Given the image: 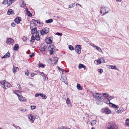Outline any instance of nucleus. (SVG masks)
Masks as SVG:
<instances>
[{"label": "nucleus", "mask_w": 129, "mask_h": 129, "mask_svg": "<svg viewBox=\"0 0 129 129\" xmlns=\"http://www.w3.org/2000/svg\"><path fill=\"white\" fill-rule=\"evenodd\" d=\"M109 10L110 9L108 7H101L100 9V13L101 14V15L103 16L107 14Z\"/></svg>", "instance_id": "1"}, {"label": "nucleus", "mask_w": 129, "mask_h": 129, "mask_svg": "<svg viewBox=\"0 0 129 129\" xmlns=\"http://www.w3.org/2000/svg\"><path fill=\"white\" fill-rule=\"evenodd\" d=\"M32 27L33 28L36 27L35 26V24L34 23H31L30 24V29H32L31 28V27Z\"/></svg>", "instance_id": "37"}, {"label": "nucleus", "mask_w": 129, "mask_h": 129, "mask_svg": "<svg viewBox=\"0 0 129 129\" xmlns=\"http://www.w3.org/2000/svg\"><path fill=\"white\" fill-rule=\"evenodd\" d=\"M124 110V109L123 108H119V110H117V111L116 112H118V113H119L121 112H122Z\"/></svg>", "instance_id": "26"}, {"label": "nucleus", "mask_w": 129, "mask_h": 129, "mask_svg": "<svg viewBox=\"0 0 129 129\" xmlns=\"http://www.w3.org/2000/svg\"><path fill=\"white\" fill-rule=\"evenodd\" d=\"M25 5H26L25 4L24 2L22 1V4H21L20 6H21V7H23L25 6Z\"/></svg>", "instance_id": "46"}, {"label": "nucleus", "mask_w": 129, "mask_h": 129, "mask_svg": "<svg viewBox=\"0 0 129 129\" xmlns=\"http://www.w3.org/2000/svg\"><path fill=\"white\" fill-rule=\"evenodd\" d=\"M34 55V54L33 53H32L31 55H29L30 58H32L33 57Z\"/></svg>", "instance_id": "57"}, {"label": "nucleus", "mask_w": 129, "mask_h": 129, "mask_svg": "<svg viewBox=\"0 0 129 129\" xmlns=\"http://www.w3.org/2000/svg\"><path fill=\"white\" fill-rule=\"evenodd\" d=\"M21 21V18L20 17H16L14 20L15 22L17 24L19 23Z\"/></svg>", "instance_id": "11"}, {"label": "nucleus", "mask_w": 129, "mask_h": 129, "mask_svg": "<svg viewBox=\"0 0 129 129\" xmlns=\"http://www.w3.org/2000/svg\"><path fill=\"white\" fill-rule=\"evenodd\" d=\"M10 56V55L9 52H8L5 54L4 56L2 57V58L3 59L7 57H9Z\"/></svg>", "instance_id": "13"}, {"label": "nucleus", "mask_w": 129, "mask_h": 129, "mask_svg": "<svg viewBox=\"0 0 129 129\" xmlns=\"http://www.w3.org/2000/svg\"><path fill=\"white\" fill-rule=\"evenodd\" d=\"M56 35L58 36H61L62 35V33H59L57 32L56 33Z\"/></svg>", "instance_id": "58"}, {"label": "nucleus", "mask_w": 129, "mask_h": 129, "mask_svg": "<svg viewBox=\"0 0 129 129\" xmlns=\"http://www.w3.org/2000/svg\"><path fill=\"white\" fill-rule=\"evenodd\" d=\"M60 80L61 81L64 82L65 84H68V82L67 81V78L65 76H64L62 75H61Z\"/></svg>", "instance_id": "6"}, {"label": "nucleus", "mask_w": 129, "mask_h": 129, "mask_svg": "<svg viewBox=\"0 0 129 129\" xmlns=\"http://www.w3.org/2000/svg\"><path fill=\"white\" fill-rule=\"evenodd\" d=\"M58 67V70H59L61 71L63 73V72L64 71V70L63 69H62L60 68L59 67Z\"/></svg>", "instance_id": "61"}, {"label": "nucleus", "mask_w": 129, "mask_h": 129, "mask_svg": "<svg viewBox=\"0 0 129 129\" xmlns=\"http://www.w3.org/2000/svg\"><path fill=\"white\" fill-rule=\"evenodd\" d=\"M39 31L37 30V31L35 32V33L36 34V35H39Z\"/></svg>", "instance_id": "60"}, {"label": "nucleus", "mask_w": 129, "mask_h": 129, "mask_svg": "<svg viewBox=\"0 0 129 129\" xmlns=\"http://www.w3.org/2000/svg\"><path fill=\"white\" fill-rule=\"evenodd\" d=\"M96 65H99L101 63L100 59H98V60H95L94 61Z\"/></svg>", "instance_id": "19"}, {"label": "nucleus", "mask_w": 129, "mask_h": 129, "mask_svg": "<svg viewBox=\"0 0 129 129\" xmlns=\"http://www.w3.org/2000/svg\"><path fill=\"white\" fill-rule=\"evenodd\" d=\"M109 98H105L104 99V101L105 100H107L108 101H110V100H111L113 99L114 97V96H109Z\"/></svg>", "instance_id": "18"}, {"label": "nucleus", "mask_w": 129, "mask_h": 129, "mask_svg": "<svg viewBox=\"0 0 129 129\" xmlns=\"http://www.w3.org/2000/svg\"><path fill=\"white\" fill-rule=\"evenodd\" d=\"M77 87L78 90H81L82 89V88L81 87V86L80 84H77Z\"/></svg>", "instance_id": "31"}, {"label": "nucleus", "mask_w": 129, "mask_h": 129, "mask_svg": "<svg viewBox=\"0 0 129 129\" xmlns=\"http://www.w3.org/2000/svg\"><path fill=\"white\" fill-rule=\"evenodd\" d=\"M30 75L31 77H33L34 76V73H32Z\"/></svg>", "instance_id": "64"}, {"label": "nucleus", "mask_w": 129, "mask_h": 129, "mask_svg": "<svg viewBox=\"0 0 129 129\" xmlns=\"http://www.w3.org/2000/svg\"><path fill=\"white\" fill-rule=\"evenodd\" d=\"M26 14L29 16L31 17L32 16V14L29 11L26 13Z\"/></svg>", "instance_id": "45"}, {"label": "nucleus", "mask_w": 129, "mask_h": 129, "mask_svg": "<svg viewBox=\"0 0 129 129\" xmlns=\"http://www.w3.org/2000/svg\"><path fill=\"white\" fill-rule=\"evenodd\" d=\"M27 39V37L25 36L23 37L22 38V40L24 42L26 41Z\"/></svg>", "instance_id": "39"}, {"label": "nucleus", "mask_w": 129, "mask_h": 129, "mask_svg": "<svg viewBox=\"0 0 129 129\" xmlns=\"http://www.w3.org/2000/svg\"><path fill=\"white\" fill-rule=\"evenodd\" d=\"M48 48H50L51 49H52L54 50H55V47L54 45H51L49 46V47Z\"/></svg>", "instance_id": "40"}, {"label": "nucleus", "mask_w": 129, "mask_h": 129, "mask_svg": "<svg viewBox=\"0 0 129 129\" xmlns=\"http://www.w3.org/2000/svg\"><path fill=\"white\" fill-rule=\"evenodd\" d=\"M125 123L126 125L129 126V119H127L126 120Z\"/></svg>", "instance_id": "33"}, {"label": "nucleus", "mask_w": 129, "mask_h": 129, "mask_svg": "<svg viewBox=\"0 0 129 129\" xmlns=\"http://www.w3.org/2000/svg\"><path fill=\"white\" fill-rule=\"evenodd\" d=\"M14 126L15 127L16 129H21L19 126Z\"/></svg>", "instance_id": "62"}, {"label": "nucleus", "mask_w": 129, "mask_h": 129, "mask_svg": "<svg viewBox=\"0 0 129 129\" xmlns=\"http://www.w3.org/2000/svg\"><path fill=\"white\" fill-rule=\"evenodd\" d=\"M19 69L18 67H13V72L14 73H16L18 70Z\"/></svg>", "instance_id": "23"}, {"label": "nucleus", "mask_w": 129, "mask_h": 129, "mask_svg": "<svg viewBox=\"0 0 129 129\" xmlns=\"http://www.w3.org/2000/svg\"><path fill=\"white\" fill-rule=\"evenodd\" d=\"M99 95V93H93L92 95L93 97L96 99L97 100V97Z\"/></svg>", "instance_id": "16"}, {"label": "nucleus", "mask_w": 129, "mask_h": 129, "mask_svg": "<svg viewBox=\"0 0 129 129\" xmlns=\"http://www.w3.org/2000/svg\"><path fill=\"white\" fill-rule=\"evenodd\" d=\"M96 49L97 50H98L99 52H101L102 51V50L101 49V48L97 46L96 47Z\"/></svg>", "instance_id": "38"}, {"label": "nucleus", "mask_w": 129, "mask_h": 129, "mask_svg": "<svg viewBox=\"0 0 129 129\" xmlns=\"http://www.w3.org/2000/svg\"><path fill=\"white\" fill-rule=\"evenodd\" d=\"M14 0H9V2L8 1V6L11 5L14 2Z\"/></svg>", "instance_id": "30"}, {"label": "nucleus", "mask_w": 129, "mask_h": 129, "mask_svg": "<svg viewBox=\"0 0 129 129\" xmlns=\"http://www.w3.org/2000/svg\"><path fill=\"white\" fill-rule=\"evenodd\" d=\"M19 48V46L17 44H15L14 47V49L15 51H17Z\"/></svg>", "instance_id": "21"}, {"label": "nucleus", "mask_w": 129, "mask_h": 129, "mask_svg": "<svg viewBox=\"0 0 129 129\" xmlns=\"http://www.w3.org/2000/svg\"><path fill=\"white\" fill-rule=\"evenodd\" d=\"M41 97L43 99H46L47 98V96L43 94V96H41Z\"/></svg>", "instance_id": "48"}, {"label": "nucleus", "mask_w": 129, "mask_h": 129, "mask_svg": "<svg viewBox=\"0 0 129 129\" xmlns=\"http://www.w3.org/2000/svg\"><path fill=\"white\" fill-rule=\"evenodd\" d=\"M16 24L14 22H12L11 24V25L13 27H14L15 25Z\"/></svg>", "instance_id": "56"}, {"label": "nucleus", "mask_w": 129, "mask_h": 129, "mask_svg": "<svg viewBox=\"0 0 129 129\" xmlns=\"http://www.w3.org/2000/svg\"><path fill=\"white\" fill-rule=\"evenodd\" d=\"M26 72H25V75L26 76H28L29 74V72L28 71H27Z\"/></svg>", "instance_id": "55"}, {"label": "nucleus", "mask_w": 129, "mask_h": 129, "mask_svg": "<svg viewBox=\"0 0 129 129\" xmlns=\"http://www.w3.org/2000/svg\"><path fill=\"white\" fill-rule=\"evenodd\" d=\"M52 39L51 37H49L48 38H47L45 40L46 42L48 44H50L52 43Z\"/></svg>", "instance_id": "10"}, {"label": "nucleus", "mask_w": 129, "mask_h": 129, "mask_svg": "<svg viewBox=\"0 0 129 129\" xmlns=\"http://www.w3.org/2000/svg\"><path fill=\"white\" fill-rule=\"evenodd\" d=\"M110 66L111 68V69H113L117 70L118 69L117 68L116 66L112 65H110Z\"/></svg>", "instance_id": "35"}, {"label": "nucleus", "mask_w": 129, "mask_h": 129, "mask_svg": "<svg viewBox=\"0 0 129 129\" xmlns=\"http://www.w3.org/2000/svg\"><path fill=\"white\" fill-rule=\"evenodd\" d=\"M27 117L28 118L32 121L33 122L34 121L35 117L33 115L31 114H28L27 115Z\"/></svg>", "instance_id": "7"}, {"label": "nucleus", "mask_w": 129, "mask_h": 129, "mask_svg": "<svg viewBox=\"0 0 129 129\" xmlns=\"http://www.w3.org/2000/svg\"><path fill=\"white\" fill-rule=\"evenodd\" d=\"M35 96L36 97H37L39 96V93H37L35 94Z\"/></svg>", "instance_id": "63"}, {"label": "nucleus", "mask_w": 129, "mask_h": 129, "mask_svg": "<svg viewBox=\"0 0 129 129\" xmlns=\"http://www.w3.org/2000/svg\"><path fill=\"white\" fill-rule=\"evenodd\" d=\"M78 68L79 69H81L83 68L84 69H85L86 68V67L85 66L81 63L79 64L78 65Z\"/></svg>", "instance_id": "17"}, {"label": "nucleus", "mask_w": 129, "mask_h": 129, "mask_svg": "<svg viewBox=\"0 0 129 129\" xmlns=\"http://www.w3.org/2000/svg\"><path fill=\"white\" fill-rule=\"evenodd\" d=\"M5 81H3L0 82V83L2 85V87L4 89L10 87L11 86V85L8 82H5Z\"/></svg>", "instance_id": "2"}, {"label": "nucleus", "mask_w": 129, "mask_h": 129, "mask_svg": "<svg viewBox=\"0 0 129 129\" xmlns=\"http://www.w3.org/2000/svg\"><path fill=\"white\" fill-rule=\"evenodd\" d=\"M31 28H32V29H30L31 30V33L32 34V35H34V34L37 31V28L36 27L33 28L31 27Z\"/></svg>", "instance_id": "15"}, {"label": "nucleus", "mask_w": 129, "mask_h": 129, "mask_svg": "<svg viewBox=\"0 0 129 129\" xmlns=\"http://www.w3.org/2000/svg\"><path fill=\"white\" fill-rule=\"evenodd\" d=\"M49 31V28L48 27H45L42 29L41 31V34L42 36L46 34Z\"/></svg>", "instance_id": "4"}, {"label": "nucleus", "mask_w": 129, "mask_h": 129, "mask_svg": "<svg viewBox=\"0 0 129 129\" xmlns=\"http://www.w3.org/2000/svg\"><path fill=\"white\" fill-rule=\"evenodd\" d=\"M100 60L101 61V63H104L105 62V59L103 58H101L100 59Z\"/></svg>", "instance_id": "34"}, {"label": "nucleus", "mask_w": 129, "mask_h": 129, "mask_svg": "<svg viewBox=\"0 0 129 129\" xmlns=\"http://www.w3.org/2000/svg\"><path fill=\"white\" fill-rule=\"evenodd\" d=\"M35 40V39H34V35H32L30 42L31 43H33L34 42Z\"/></svg>", "instance_id": "24"}, {"label": "nucleus", "mask_w": 129, "mask_h": 129, "mask_svg": "<svg viewBox=\"0 0 129 129\" xmlns=\"http://www.w3.org/2000/svg\"><path fill=\"white\" fill-rule=\"evenodd\" d=\"M111 113V111L109 110L108 108H107V110L106 111V113L107 114H109L110 113Z\"/></svg>", "instance_id": "41"}, {"label": "nucleus", "mask_w": 129, "mask_h": 129, "mask_svg": "<svg viewBox=\"0 0 129 129\" xmlns=\"http://www.w3.org/2000/svg\"><path fill=\"white\" fill-rule=\"evenodd\" d=\"M90 45L94 48H96L97 46H96L95 44L92 43L90 44Z\"/></svg>", "instance_id": "53"}, {"label": "nucleus", "mask_w": 129, "mask_h": 129, "mask_svg": "<svg viewBox=\"0 0 129 129\" xmlns=\"http://www.w3.org/2000/svg\"><path fill=\"white\" fill-rule=\"evenodd\" d=\"M40 50V51H45V47H41L39 48Z\"/></svg>", "instance_id": "51"}, {"label": "nucleus", "mask_w": 129, "mask_h": 129, "mask_svg": "<svg viewBox=\"0 0 129 129\" xmlns=\"http://www.w3.org/2000/svg\"><path fill=\"white\" fill-rule=\"evenodd\" d=\"M59 129H67V128L65 127L62 126L59 128Z\"/></svg>", "instance_id": "59"}, {"label": "nucleus", "mask_w": 129, "mask_h": 129, "mask_svg": "<svg viewBox=\"0 0 129 129\" xmlns=\"http://www.w3.org/2000/svg\"><path fill=\"white\" fill-rule=\"evenodd\" d=\"M14 41V40L11 38H8L7 40L6 43L7 44H9L10 43H12Z\"/></svg>", "instance_id": "12"}, {"label": "nucleus", "mask_w": 129, "mask_h": 129, "mask_svg": "<svg viewBox=\"0 0 129 129\" xmlns=\"http://www.w3.org/2000/svg\"><path fill=\"white\" fill-rule=\"evenodd\" d=\"M40 38L39 35H36L35 37V39L37 41L39 40L40 39Z\"/></svg>", "instance_id": "32"}, {"label": "nucleus", "mask_w": 129, "mask_h": 129, "mask_svg": "<svg viewBox=\"0 0 129 129\" xmlns=\"http://www.w3.org/2000/svg\"><path fill=\"white\" fill-rule=\"evenodd\" d=\"M20 111H21L25 112L28 111V110L26 109H20Z\"/></svg>", "instance_id": "43"}, {"label": "nucleus", "mask_w": 129, "mask_h": 129, "mask_svg": "<svg viewBox=\"0 0 129 129\" xmlns=\"http://www.w3.org/2000/svg\"><path fill=\"white\" fill-rule=\"evenodd\" d=\"M97 98L98 99L97 100H100L103 99V96L102 94V93H99V95Z\"/></svg>", "instance_id": "14"}, {"label": "nucleus", "mask_w": 129, "mask_h": 129, "mask_svg": "<svg viewBox=\"0 0 129 129\" xmlns=\"http://www.w3.org/2000/svg\"><path fill=\"white\" fill-rule=\"evenodd\" d=\"M107 108H105L102 109V111L103 113H106V111L107 110Z\"/></svg>", "instance_id": "42"}, {"label": "nucleus", "mask_w": 129, "mask_h": 129, "mask_svg": "<svg viewBox=\"0 0 129 129\" xmlns=\"http://www.w3.org/2000/svg\"><path fill=\"white\" fill-rule=\"evenodd\" d=\"M98 72L100 73H102L103 72V70L102 69H99L98 70Z\"/></svg>", "instance_id": "50"}, {"label": "nucleus", "mask_w": 129, "mask_h": 129, "mask_svg": "<svg viewBox=\"0 0 129 129\" xmlns=\"http://www.w3.org/2000/svg\"><path fill=\"white\" fill-rule=\"evenodd\" d=\"M48 50L50 53V55H51L53 54V50H54V49H51V48H48Z\"/></svg>", "instance_id": "25"}, {"label": "nucleus", "mask_w": 129, "mask_h": 129, "mask_svg": "<svg viewBox=\"0 0 129 129\" xmlns=\"http://www.w3.org/2000/svg\"><path fill=\"white\" fill-rule=\"evenodd\" d=\"M81 48V46L80 45H76L75 48V50L77 53L79 54L80 53Z\"/></svg>", "instance_id": "5"}, {"label": "nucleus", "mask_w": 129, "mask_h": 129, "mask_svg": "<svg viewBox=\"0 0 129 129\" xmlns=\"http://www.w3.org/2000/svg\"><path fill=\"white\" fill-rule=\"evenodd\" d=\"M108 129H114L116 128V124L112 122H109L108 124Z\"/></svg>", "instance_id": "3"}, {"label": "nucleus", "mask_w": 129, "mask_h": 129, "mask_svg": "<svg viewBox=\"0 0 129 129\" xmlns=\"http://www.w3.org/2000/svg\"><path fill=\"white\" fill-rule=\"evenodd\" d=\"M69 49L71 50H73L74 49L73 46L72 45H70L69 47Z\"/></svg>", "instance_id": "44"}, {"label": "nucleus", "mask_w": 129, "mask_h": 129, "mask_svg": "<svg viewBox=\"0 0 129 129\" xmlns=\"http://www.w3.org/2000/svg\"><path fill=\"white\" fill-rule=\"evenodd\" d=\"M53 20L52 19H50L48 20H47L45 21L46 23H51L53 22Z\"/></svg>", "instance_id": "28"}, {"label": "nucleus", "mask_w": 129, "mask_h": 129, "mask_svg": "<svg viewBox=\"0 0 129 129\" xmlns=\"http://www.w3.org/2000/svg\"><path fill=\"white\" fill-rule=\"evenodd\" d=\"M54 60L55 61V62H54V64H56V63H57L58 61V58L56 57H55L54 58Z\"/></svg>", "instance_id": "49"}, {"label": "nucleus", "mask_w": 129, "mask_h": 129, "mask_svg": "<svg viewBox=\"0 0 129 129\" xmlns=\"http://www.w3.org/2000/svg\"><path fill=\"white\" fill-rule=\"evenodd\" d=\"M8 0H4L3 2V4L5 5L8 3Z\"/></svg>", "instance_id": "47"}, {"label": "nucleus", "mask_w": 129, "mask_h": 129, "mask_svg": "<svg viewBox=\"0 0 129 129\" xmlns=\"http://www.w3.org/2000/svg\"><path fill=\"white\" fill-rule=\"evenodd\" d=\"M45 65L44 64L42 63H39L38 64V66L39 67H41L42 68H44Z\"/></svg>", "instance_id": "29"}, {"label": "nucleus", "mask_w": 129, "mask_h": 129, "mask_svg": "<svg viewBox=\"0 0 129 129\" xmlns=\"http://www.w3.org/2000/svg\"><path fill=\"white\" fill-rule=\"evenodd\" d=\"M17 95L18 97V98L19 100L20 101L25 102L26 101V99L24 97L22 96V95L20 96L19 94H17Z\"/></svg>", "instance_id": "9"}, {"label": "nucleus", "mask_w": 129, "mask_h": 129, "mask_svg": "<svg viewBox=\"0 0 129 129\" xmlns=\"http://www.w3.org/2000/svg\"><path fill=\"white\" fill-rule=\"evenodd\" d=\"M96 122V120H93L90 122V124L91 125H93L95 124Z\"/></svg>", "instance_id": "22"}, {"label": "nucleus", "mask_w": 129, "mask_h": 129, "mask_svg": "<svg viewBox=\"0 0 129 129\" xmlns=\"http://www.w3.org/2000/svg\"><path fill=\"white\" fill-rule=\"evenodd\" d=\"M31 109L32 110H33L36 108V107L34 106H31Z\"/></svg>", "instance_id": "54"}, {"label": "nucleus", "mask_w": 129, "mask_h": 129, "mask_svg": "<svg viewBox=\"0 0 129 129\" xmlns=\"http://www.w3.org/2000/svg\"><path fill=\"white\" fill-rule=\"evenodd\" d=\"M74 4H71L69 6V7L70 8H72L74 7Z\"/></svg>", "instance_id": "52"}, {"label": "nucleus", "mask_w": 129, "mask_h": 129, "mask_svg": "<svg viewBox=\"0 0 129 129\" xmlns=\"http://www.w3.org/2000/svg\"><path fill=\"white\" fill-rule=\"evenodd\" d=\"M111 106L114 109H117L119 108V106L118 105H116L115 104H113L111 103Z\"/></svg>", "instance_id": "20"}, {"label": "nucleus", "mask_w": 129, "mask_h": 129, "mask_svg": "<svg viewBox=\"0 0 129 129\" xmlns=\"http://www.w3.org/2000/svg\"><path fill=\"white\" fill-rule=\"evenodd\" d=\"M66 103L68 107H71L72 105L69 98H67L66 100Z\"/></svg>", "instance_id": "8"}, {"label": "nucleus", "mask_w": 129, "mask_h": 129, "mask_svg": "<svg viewBox=\"0 0 129 129\" xmlns=\"http://www.w3.org/2000/svg\"><path fill=\"white\" fill-rule=\"evenodd\" d=\"M13 10L11 9H9L7 12V13L8 15H10L13 11Z\"/></svg>", "instance_id": "36"}, {"label": "nucleus", "mask_w": 129, "mask_h": 129, "mask_svg": "<svg viewBox=\"0 0 129 129\" xmlns=\"http://www.w3.org/2000/svg\"><path fill=\"white\" fill-rule=\"evenodd\" d=\"M102 94L103 96V99H104V97L107 98L109 96V95L107 93H102Z\"/></svg>", "instance_id": "27"}]
</instances>
